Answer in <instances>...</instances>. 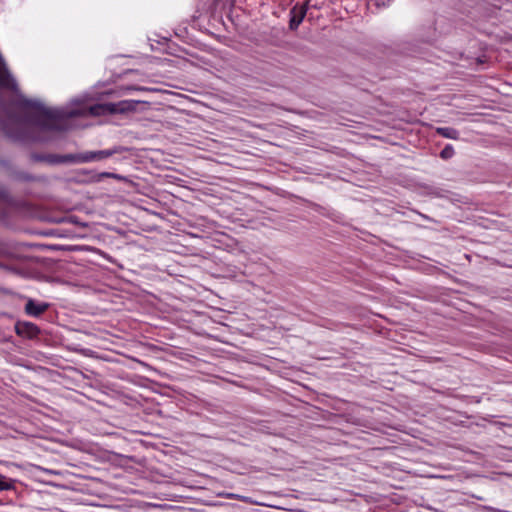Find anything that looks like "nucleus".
<instances>
[{"label": "nucleus", "instance_id": "obj_11", "mask_svg": "<svg viewBox=\"0 0 512 512\" xmlns=\"http://www.w3.org/2000/svg\"><path fill=\"white\" fill-rule=\"evenodd\" d=\"M32 139H34V140H44L45 138L44 137H40V136H36V137H32Z\"/></svg>", "mask_w": 512, "mask_h": 512}, {"label": "nucleus", "instance_id": "obj_8", "mask_svg": "<svg viewBox=\"0 0 512 512\" xmlns=\"http://www.w3.org/2000/svg\"><path fill=\"white\" fill-rule=\"evenodd\" d=\"M15 483H16L15 479H11L4 475H0V492L14 490Z\"/></svg>", "mask_w": 512, "mask_h": 512}, {"label": "nucleus", "instance_id": "obj_7", "mask_svg": "<svg viewBox=\"0 0 512 512\" xmlns=\"http://www.w3.org/2000/svg\"><path fill=\"white\" fill-rule=\"evenodd\" d=\"M436 132L442 137L457 140L459 138V132L451 127H439Z\"/></svg>", "mask_w": 512, "mask_h": 512}, {"label": "nucleus", "instance_id": "obj_6", "mask_svg": "<svg viewBox=\"0 0 512 512\" xmlns=\"http://www.w3.org/2000/svg\"><path fill=\"white\" fill-rule=\"evenodd\" d=\"M47 308H48V304L37 303L31 299L28 300V302L25 305L26 313L31 316H35V317L41 315L43 312H45L47 310Z\"/></svg>", "mask_w": 512, "mask_h": 512}, {"label": "nucleus", "instance_id": "obj_4", "mask_svg": "<svg viewBox=\"0 0 512 512\" xmlns=\"http://www.w3.org/2000/svg\"><path fill=\"white\" fill-rule=\"evenodd\" d=\"M306 12H307L306 5H302L300 7L295 6L291 10V12H290L291 19H290V24H289L290 29L295 30L298 28L300 23L303 21L305 15H306Z\"/></svg>", "mask_w": 512, "mask_h": 512}, {"label": "nucleus", "instance_id": "obj_10", "mask_svg": "<svg viewBox=\"0 0 512 512\" xmlns=\"http://www.w3.org/2000/svg\"><path fill=\"white\" fill-rule=\"evenodd\" d=\"M377 7H387L389 6L393 0H372Z\"/></svg>", "mask_w": 512, "mask_h": 512}, {"label": "nucleus", "instance_id": "obj_3", "mask_svg": "<svg viewBox=\"0 0 512 512\" xmlns=\"http://www.w3.org/2000/svg\"><path fill=\"white\" fill-rule=\"evenodd\" d=\"M139 101L135 100H122L117 103L110 104V114H125L136 110V105Z\"/></svg>", "mask_w": 512, "mask_h": 512}, {"label": "nucleus", "instance_id": "obj_2", "mask_svg": "<svg viewBox=\"0 0 512 512\" xmlns=\"http://www.w3.org/2000/svg\"><path fill=\"white\" fill-rule=\"evenodd\" d=\"M118 152H120V148L85 152L78 156V161L83 162V163L92 162V161H100V160L109 158Z\"/></svg>", "mask_w": 512, "mask_h": 512}, {"label": "nucleus", "instance_id": "obj_1", "mask_svg": "<svg viewBox=\"0 0 512 512\" xmlns=\"http://www.w3.org/2000/svg\"><path fill=\"white\" fill-rule=\"evenodd\" d=\"M25 107L29 111V119L25 125L41 132L62 131L70 127L69 120L77 116H101L110 114V104L101 103L86 108L77 104L76 108H47L40 102L26 101Z\"/></svg>", "mask_w": 512, "mask_h": 512}, {"label": "nucleus", "instance_id": "obj_12", "mask_svg": "<svg viewBox=\"0 0 512 512\" xmlns=\"http://www.w3.org/2000/svg\"><path fill=\"white\" fill-rule=\"evenodd\" d=\"M105 176H108V177H116V175L112 174V173H105Z\"/></svg>", "mask_w": 512, "mask_h": 512}, {"label": "nucleus", "instance_id": "obj_9", "mask_svg": "<svg viewBox=\"0 0 512 512\" xmlns=\"http://www.w3.org/2000/svg\"><path fill=\"white\" fill-rule=\"evenodd\" d=\"M454 155V148L452 145H446L440 153L441 158L449 159Z\"/></svg>", "mask_w": 512, "mask_h": 512}, {"label": "nucleus", "instance_id": "obj_5", "mask_svg": "<svg viewBox=\"0 0 512 512\" xmlns=\"http://www.w3.org/2000/svg\"><path fill=\"white\" fill-rule=\"evenodd\" d=\"M16 332L20 336L33 338L38 335L39 329L35 324L29 322H19L16 325Z\"/></svg>", "mask_w": 512, "mask_h": 512}]
</instances>
